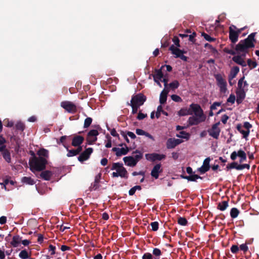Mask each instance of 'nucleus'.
<instances>
[{
    "label": "nucleus",
    "instance_id": "nucleus-1",
    "mask_svg": "<svg viewBox=\"0 0 259 259\" xmlns=\"http://www.w3.org/2000/svg\"><path fill=\"white\" fill-rule=\"evenodd\" d=\"M191 108L193 111L194 115L190 117L188 119V122L190 125H197L205 120L206 117L199 105L192 104Z\"/></svg>",
    "mask_w": 259,
    "mask_h": 259
},
{
    "label": "nucleus",
    "instance_id": "nucleus-2",
    "mask_svg": "<svg viewBox=\"0 0 259 259\" xmlns=\"http://www.w3.org/2000/svg\"><path fill=\"white\" fill-rule=\"evenodd\" d=\"M47 163V159L42 157H37L34 156L29 159V164L30 169L34 173L35 171H40L46 168Z\"/></svg>",
    "mask_w": 259,
    "mask_h": 259
},
{
    "label": "nucleus",
    "instance_id": "nucleus-3",
    "mask_svg": "<svg viewBox=\"0 0 259 259\" xmlns=\"http://www.w3.org/2000/svg\"><path fill=\"white\" fill-rule=\"evenodd\" d=\"M255 33L250 34L244 41H240L236 47L238 51L244 52L249 48L254 47Z\"/></svg>",
    "mask_w": 259,
    "mask_h": 259
},
{
    "label": "nucleus",
    "instance_id": "nucleus-4",
    "mask_svg": "<svg viewBox=\"0 0 259 259\" xmlns=\"http://www.w3.org/2000/svg\"><path fill=\"white\" fill-rule=\"evenodd\" d=\"M112 170H116L112 174L113 177L128 178V173L126 169L123 167V164L120 163H114L111 168Z\"/></svg>",
    "mask_w": 259,
    "mask_h": 259
},
{
    "label": "nucleus",
    "instance_id": "nucleus-5",
    "mask_svg": "<svg viewBox=\"0 0 259 259\" xmlns=\"http://www.w3.org/2000/svg\"><path fill=\"white\" fill-rule=\"evenodd\" d=\"M244 79V77H243L238 81V89L236 92L237 97L241 99H243L245 97V91L247 90L248 86L246 81Z\"/></svg>",
    "mask_w": 259,
    "mask_h": 259
},
{
    "label": "nucleus",
    "instance_id": "nucleus-6",
    "mask_svg": "<svg viewBox=\"0 0 259 259\" xmlns=\"http://www.w3.org/2000/svg\"><path fill=\"white\" fill-rule=\"evenodd\" d=\"M142 155L141 153L138 152V154L134 156H126L123 158V161L126 165L134 167L137 162L141 159Z\"/></svg>",
    "mask_w": 259,
    "mask_h": 259
},
{
    "label": "nucleus",
    "instance_id": "nucleus-7",
    "mask_svg": "<svg viewBox=\"0 0 259 259\" xmlns=\"http://www.w3.org/2000/svg\"><path fill=\"white\" fill-rule=\"evenodd\" d=\"M217 82V85L220 88L221 92L226 93L227 91V82L224 76L221 74H217L214 75Z\"/></svg>",
    "mask_w": 259,
    "mask_h": 259
},
{
    "label": "nucleus",
    "instance_id": "nucleus-8",
    "mask_svg": "<svg viewBox=\"0 0 259 259\" xmlns=\"http://www.w3.org/2000/svg\"><path fill=\"white\" fill-rule=\"evenodd\" d=\"M237 157L239 158L240 163H242L247 159L246 154L245 151L242 149H240L237 151H233L230 155V158L232 160L236 159Z\"/></svg>",
    "mask_w": 259,
    "mask_h": 259
},
{
    "label": "nucleus",
    "instance_id": "nucleus-9",
    "mask_svg": "<svg viewBox=\"0 0 259 259\" xmlns=\"http://www.w3.org/2000/svg\"><path fill=\"white\" fill-rule=\"evenodd\" d=\"M240 32L241 30H237L234 25H232L229 27V38L233 43L237 41Z\"/></svg>",
    "mask_w": 259,
    "mask_h": 259
},
{
    "label": "nucleus",
    "instance_id": "nucleus-10",
    "mask_svg": "<svg viewBox=\"0 0 259 259\" xmlns=\"http://www.w3.org/2000/svg\"><path fill=\"white\" fill-rule=\"evenodd\" d=\"M146 100V97L141 94L137 95L133 97L130 105H134L137 106L142 105Z\"/></svg>",
    "mask_w": 259,
    "mask_h": 259
},
{
    "label": "nucleus",
    "instance_id": "nucleus-11",
    "mask_svg": "<svg viewBox=\"0 0 259 259\" xmlns=\"http://www.w3.org/2000/svg\"><path fill=\"white\" fill-rule=\"evenodd\" d=\"M220 124V123L219 122L214 124L212 125V127L208 130L209 136L215 139H218L220 136L221 132V130L219 127Z\"/></svg>",
    "mask_w": 259,
    "mask_h": 259
},
{
    "label": "nucleus",
    "instance_id": "nucleus-12",
    "mask_svg": "<svg viewBox=\"0 0 259 259\" xmlns=\"http://www.w3.org/2000/svg\"><path fill=\"white\" fill-rule=\"evenodd\" d=\"M99 132L96 130H91L88 134L87 137V142L88 144L91 145L95 142L97 140V136Z\"/></svg>",
    "mask_w": 259,
    "mask_h": 259
},
{
    "label": "nucleus",
    "instance_id": "nucleus-13",
    "mask_svg": "<svg viewBox=\"0 0 259 259\" xmlns=\"http://www.w3.org/2000/svg\"><path fill=\"white\" fill-rule=\"evenodd\" d=\"M93 151V150L92 148H87L78 156V160L81 162L88 160Z\"/></svg>",
    "mask_w": 259,
    "mask_h": 259
},
{
    "label": "nucleus",
    "instance_id": "nucleus-14",
    "mask_svg": "<svg viewBox=\"0 0 259 259\" xmlns=\"http://www.w3.org/2000/svg\"><path fill=\"white\" fill-rule=\"evenodd\" d=\"M61 106L69 112H74L76 111L75 105L70 102H62L61 104Z\"/></svg>",
    "mask_w": 259,
    "mask_h": 259
},
{
    "label": "nucleus",
    "instance_id": "nucleus-15",
    "mask_svg": "<svg viewBox=\"0 0 259 259\" xmlns=\"http://www.w3.org/2000/svg\"><path fill=\"white\" fill-rule=\"evenodd\" d=\"M146 159L151 161H155L156 160H160L165 158L164 154H159L157 153L146 154L145 155Z\"/></svg>",
    "mask_w": 259,
    "mask_h": 259
},
{
    "label": "nucleus",
    "instance_id": "nucleus-16",
    "mask_svg": "<svg viewBox=\"0 0 259 259\" xmlns=\"http://www.w3.org/2000/svg\"><path fill=\"white\" fill-rule=\"evenodd\" d=\"M183 142V141L175 138H169L167 140L166 142V147L168 149L174 148L179 144Z\"/></svg>",
    "mask_w": 259,
    "mask_h": 259
},
{
    "label": "nucleus",
    "instance_id": "nucleus-17",
    "mask_svg": "<svg viewBox=\"0 0 259 259\" xmlns=\"http://www.w3.org/2000/svg\"><path fill=\"white\" fill-rule=\"evenodd\" d=\"M153 78L154 81L157 83V84L160 87H161V85L160 84V80H162V79L163 77V74L162 72V69H159L158 70H156L154 74H153Z\"/></svg>",
    "mask_w": 259,
    "mask_h": 259
},
{
    "label": "nucleus",
    "instance_id": "nucleus-18",
    "mask_svg": "<svg viewBox=\"0 0 259 259\" xmlns=\"http://www.w3.org/2000/svg\"><path fill=\"white\" fill-rule=\"evenodd\" d=\"M112 151L115 152L116 156H120L126 154L129 151V149L125 145L124 147L122 148L114 147L112 149Z\"/></svg>",
    "mask_w": 259,
    "mask_h": 259
},
{
    "label": "nucleus",
    "instance_id": "nucleus-19",
    "mask_svg": "<svg viewBox=\"0 0 259 259\" xmlns=\"http://www.w3.org/2000/svg\"><path fill=\"white\" fill-rule=\"evenodd\" d=\"M210 158H206L203 161L202 165L198 169V170L201 173L204 174L209 169V162Z\"/></svg>",
    "mask_w": 259,
    "mask_h": 259
},
{
    "label": "nucleus",
    "instance_id": "nucleus-20",
    "mask_svg": "<svg viewBox=\"0 0 259 259\" xmlns=\"http://www.w3.org/2000/svg\"><path fill=\"white\" fill-rule=\"evenodd\" d=\"M84 141V138L82 136L75 135L73 137L72 140V145L74 147H80V145Z\"/></svg>",
    "mask_w": 259,
    "mask_h": 259
},
{
    "label": "nucleus",
    "instance_id": "nucleus-21",
    "mask_svg": "<svg viewBox=\"0 0 259 259\" xmlns=\"http://www.w3.org/2000/svg\"><path fill=\"white\" fill-rule=\"evenodd\" d=\"M161 172V165L160 164H157L153 168L151 171V176L155 179H157L159 176V174Z\"/></svg>",
    "mask_w": 259,
    "mask_h": 259
},
{
    "label": "nucleus",
    "instance_id": "nucleus-22",
    "mask_svg": "<svg viewBox=\"0 0 259 259\" xmlns=\"http://www.w3.org/2000/svg\"><path fill=\"white\" fill-rule=\"evenodd\" d=\"M193 113V111L192 109L191 108V105L189 108H182L179 112L178 115L180 116H185L188 115H191Z\"/></svg>",
    "mask_w": 259,
    "mask_h": 259
},
{
    "label": "nucleus",
    "instance_id": "nucleus-23",
    "mask_svg": "<svg viewBox=\"0 0 259 259\" xmlns=\"http://www.w3.org/2000/svg\"><path fill=\"white\" fill-rule=\"evenodd\" d=\"M169 50L171 51L172 54L175 56L176 57L178 58L182 54H184L183 51L180 50L178 47L172 45L170 47Z\"/></svg>",
    "mask_w": 259,
    "mask_h": 259
},
{
    "label": "nucleus",
    "instance_id": "nucleus-24",
    "mask_svg": "<svg viewBox=\"0 0 259 259\" xmlns=\"http://www.w3.org/2000/svg\"><path fill=\"white\" fill-rule=\"evenodd\" d=\"M169 92L168 89L164 88V90L161 92L160 95L159 101L161 104H164L166 101L167 95Z\"/></svg>",
    "mask_w": 259,
    "mask_h": 259
},
{
    "label": "nucleus",
    "instance_id": "nucleus-25",
    "mask_svg": "<svg viewBox=\"0 0 259 259\" xmlns=\"http://www.w3.org/2000/svg\"><path fill=\"white\" fill-rule=\"evenodd\" d=\"M237 129L243 135V137L244 138H246L248 136L249 134V131H246L245 128L242 127L241 124H238L237 126Z\"/></svg>",
    "mask_w": 259,
    "mask_h": 259
},
{
    "label": "nucleus",
    "instance_id": "nucleus-26",
    "mask_svg": "<svg viewBox=\"0 0 259 259\" xmlns=\"http://www.w3.org/2000/svg\"><path fill=\"white\" fill-rule=\"evenodd\" d=\"M232 59L235 62L242 66H245L246 65L245 61L241 56H236L233 57Z\"/></svg>",
    "mask_w": 259,
    "mask_h": 259
},
{
    "label": "nucleus",
    "instance_id": "nucleus-27",
    "mask_svg": "<svg viewBox=\"0 0 259 259\" xmlns=\"http://www.w3.org/2000/svg\"><path fill=\"white\" fill-rule=\"evenodd\" d=\"M21 242V238L19 236H14L13 237L12 241L11 242V244L13 247H17L19 246Z\"/></svg>",
    "mask_w": 259,
    "mask_h": 259
},
{
    "label": "nucleus",
    "instance_id": "nucleus-28",
    "mask_svg": "<svg viewBox=\"0 0 259 259\" xmlns=\"http://www.w3.org/2000/svg\"><path fill=\"white\" fill-rule=\"evenodd\" d=\"M239 71V67L237 66L233 67L230 71L229 76V79L230 80L233 79L234 78L236 77L237 74Z\"/></svg>",
    "mask_w": 259,
    "mask_h": 259
},
{
    "label": "nucleus",
    "instance_id": "nucleus-29",
    "mask_svg": "<svg viewBox=\"0 0 259 259\" xmlns=\"http://www.w3.org/2000/svg\"><path fill=\"white\" fill-rule=\"evenodd\" d=\"M81 151H82L81 147H78L75 150H68V153L67 154V156L68 157H71V156H75V155H77L78 154H79Z\"/></svg>",
    "mask_w": 259,
    "mask_h": 259
},
{
    "label": "nucleus",
    "instance_id": "nucleus-30",
    "mask_svg": "<svg viewBox=\"0 0 259 259\" xmlns=\"http://www.w3.org/2000/svg\"><path fill=\"white\" fill-rule=\"evenodd\" d=\"M40 176V177L45 180L48 181L51 179L52 176V173L49 170H45L42 171Z\"/></svg>",
    "mask_w": 259,
    "mask_h": 259
},
{
    "label": "nucleus",
    "instance_id": "nucleus-31",
    "mask_svg": "<svg viewBox=\"0 0 259 259\" xmlns=\"http://www.w3.org/2000/svg\"><path fill=\"white\" fill-rule=\"evenodd\" d=\"M231 167L235 168L237 170H241L244 168H247L249 169L250 166L248 164H237V163H234L232 164Z\"/></svg>",
    "mask_w": 259,
    "mask_h": 259
},
{
    "label": "nucleus",
    "instance_id": "nucleus-32",
    "mask_svg": "<svg viewBox=\"0 0 259 259\" xmlns=\"http://www.w3.org/2000/svg\"><path fill=\"white\" fill-rule=\"evenodd\" d=\"M21 182L29 185H33L35 184L34 180L30 177H24L22 178Z\"/></svg>",
    "mask_w": 259,
    "mask_h": 259
},
{
    "label": "nucleus",
    "instance_id": "nucleus-33",
    "mask_svg": "<svg viewBox=\"0 0 259 259\" xmlns=\"http://www.w3.org/2000/svg\"><path fill=\"white\" fill-rule=\"evenodd\" d=\"M37 154L39 157H44L47 159V158L48 157L49 152L47 150L42 148L37 151Z\"/></svg>",
    "mask_w": 259,
    "mask_h": 259
},
{
    "label": "nucleus",
    "instance_id": "nucleus-34",
    "mask_svg": "<svg viewBox=\"0 0 259 259\" xmlns=\"http://www.w3.org/2000/svg\"><path fill=\"white\" fill-rule=\"evenodd\" d=\"M228 206V203L227 201H222V202H220L219 203L218 208L220 210L223 211V210H225Z\"/></svg>",
    "mask_w": 259,
    "mask_h": 259
},
{
    "label": "nucleus",
    "instance_id": "nucleus-35",
    "mask_svg": "<svg viewBox=\"0 0 259 259\" xmlns=\"http://www.w3.org/2000/svg\"><path fill=\"white\" fill-rule=\"evenodd\" d=\"M3 156L7 162L9 163L11 162L10 153L7 150L3 151Z\"/></svg>",
    "mask_w": 259,
    "mask_h": 259
},
{
    "label": "nucleus",
    "instance_id": "nucleus-36",
    "mask_svg": "<svg viewBox=\"0 0 259 259\" xmlns=\"http://www.w3.org/2000/svg\"><path fill=\"white\" fill-rule=\"evenodd\" d=\"M239 213V210L236 208H233L230 211V215L232 218H236L237 217Z\"/></svg>",
    "mask_w": 259,
    "mask_h": 259
},
{
    "label": "nucleus",
    "instance_id": "nucleus-37",
    "mask_svg": "<svg viewBox=\"0 0 259 259\" xmlns=\"http://www.w3.org/2000/svg\"><path fill=\"white\" fill-rule=\"evenodd\" d=\"M19 256L22 259H26L29 257L28 253L26 250H22L20 252Z\"/></svg>",
    "mask_w": 259,
    "mask_h": 259
},
{
    "label": "nucleus",
    "instance_id": "nucleus-38",
    "mask_svg": "<svg viewBox=\"0 0 259 259\" xmlns=\"http://www.w3.org/2000/svg\"><path fill=\"white\" fill-rule=\"evenodd\" d=\"M177 136L179 138H184L188 140L189 138L190 135L188 133L185 132H181L179 134L177 135Z\"/></svg>",
    "mask_w": 259,
    "mask_h": 259
},
{
    "label": "nucleus",
    "instance_id": "nucleus-39",
    "mask_svg": "<svg viewBox=\"0 0 259 259\" xmlns=\"http://www.w3.org/2000/svg\"><path fill=\"white\" fill-rule=\"evenodd\" d=\"M178 222L179 224L182 226H186L187 224V221L185 218L180 217L178 219Z\"/></svg>",
    "mask_w": 259,
    "mask_h": 259
},
{
    "label": "nucleus",
    "instance_id": "nucleus-40",
    "mask_svg": "<svg viewBox=\"0 0 259 259\" xmlns=\"http://www.w3.org/2000/svg\"><path fill=\"white\" fill-rule=\"evenodd\" d=\"M141 189V188L140 186H136L130 190L129 194L130 195H133L135 194L137 190H140Z\"/></svg>",
    "mask_w": 259,
    "mask_h": 259
},
{
    "label": "nucleus",
    "instance_id": "nucleus-41",
    "mask_svg": "<svg viewBox=\"0 0 259 259\" xmlns=\"http://www.w3.org/2000/svg\"><path fill=\"white\" fill-rule=\"evenodd\" d=\"M92 122V119L91 117H88L87 118L84 122V127L87 128L89 127Z\"/></svg>",
    "mask_w": 259,
    "mask_h": 259
},
{
    "label": "nucleus",
    "instance_id": "nucleus-42",
    "mask_svg": "<svg viewBox=\"0 0 259 259\" xmlns=\"http://www.w3.org/2000/svg\"><path fill=\"white\" fill-rule=\"evenodd\" d=\"M169 85L171 89L174 90L178 88L179 83L177 80H175L170 83Z\"/></svg>",
    "mask_w": 259,
    "mask_h": 259
},
{
    "label": "nucleus",
    "instance_id": "nucleus-43",
    "mask_svg": "<svg viewBox=\"0 0 259 259\" xmlns=\"http://www.w3.org/2000/svg\"><path fill=\"white\" fill-rule=\"evenodd\" d=\"M158 223L157 222H154L151 223V226L152 230L154 231H156L158 229Z\"/></svg>",
    "mask_w": 259,
    "mask_h": 259
},
{
    "label": "nucleus",
    "instance_id": "nucleus-44",
    "mask_svg": "<svg viewBox=\"0 0 259 259\" xmlns=\"http://www.w3.org/2000/svg\"><path fill=\"white\" fill-rule=\"evenodd\" d=\"M202 35L204 37V38L208 41H213L215 40V38L210 37L208 34L203 33Z\"/></svg>",
    "mask_w": 259,
    "mask_h": 259
},
{
    "label": "nucleus",
    "instance_id": "nucleus-45",
    "mask_svg": "<svg viewBox=\"0 0 259 259\" xmlns=\"http://www.w3.org/2000/svg\"><path fill=\"white\" fill-rule=\"evenodd\" d=\"M171 98L173 101L177 102H180L182 101L181 98L176 95H172L171 96Z\"/></svg>",
    "mask_w": 259,
    "mask_h": 259
},
{
    "label": "nucleus",
    "instance_id": "nucleus-46",
    "mask_svg": "<svg viewBox=\"0 0 259 259\" xmlns=\"http://www.w3.org/2000/svg\"><path fill=\"white\" fill-rule=\"evenodd\" d=\"M162 107L161 105L158 106L157 108V111L156 113V118H159L160 116L161 112H162Z\"/></svg>",
    "mask_w": 259,
    "mask_h": 259
},
{
    "label": "nucleus",
    "instance_id": "nucleus-47",
    "mask_svg": "<svg viewBox=\"0 0 259 259\" xmlns=\"http://www.w3.org/2000/svg\"><path fill=\"white\" fill-rule=\"evenodd\" d=\"M242 127L243 128H245V130L246 131L248 130L250 131V129L252 127V125L251 124H250L249 122H244L243 125L242 126Z\"/></svg>",
    "mask_w": 259,
    "mask_h": 259
},
{
    "label": "nucleus",
    "instance_id": "nucleus-48",
    "mask_svg": "<svg viewBox=\"0 0 259 259\" xmlns=\"http://www.w3.org/2000/svg\"><path fill=\"white\" fill-rule=\"evenodd\" d=\"M9 180L5 179L3 183H0V185L2 186V188L4 189L5 190H7L6 186L9 183Z\"/></svg>",
    "mask_w": 259,
    "mask_h": 259
},
{
    "label": "nucleus",
    "instance_id": "nucleus-49",
    "mask_svg": "<svg viewBox=\"0 0 259 259\" xmlns=\"http://www.w3.org/2000/svg\"><path fill=\"white\" fill-rule=\"evenodd\" d=\"M153 254L156 257L159 256L161 254V252L159 249L154 248L153 250Z\"/></svg>",
    "mask_w": 259,
    "mask_h": 259
},
{
    "label": "nucleus",
    "instance_id": "nucleus-50",
    "mask_svg": "<svg viewBox=\"0 0 259 259\" xmlns=\"http://www.w3.org/2000/svg\"><path fill=\"white\" fill-rule=\"evenodd\" d=\"M239 250V247L237 245H233L232 246L231 248V251L233 253H236Z\"/></svg>",
    "mask_w": 259,
    "mask_h": 259
},
{
    "label": "nucleus",
    "instance_id": "nucleus-51",
    "mask_svg": "<svg viewBox=\"0 0 259 259\" xmlns=\"http://www.w3.org/2000/svg\"><path fill=\"white\" fill-rule=\"evenodd\" d=\"M142 259H153V257L151 253H146L143 255Z\"/></svg>",
    "mask_w": 259,
    "mask_h": 259
},
{
    "label": "nucleus",
    "instance_id": "nucleus-52",
    "mask_svg": "<svg viewBox=\"0 0 259 259\" xmlns=\"http://www.w3.org/2000/svg\"><path fill=\"white\" fill-rule=\"evenodd\" d=\"M248 65L251 68H255L256 66V63L255 62L252 61L250 60H248Z\"/></svg>",
    "mask_w": 259,
    "mask_h": 259
},
{
    "label": "nucleus",
    "instance_id": "nucleus-53",
    "mask_svg": "<svg viewBox=\"0 0 259 259\" xmlns=\"http://www.w3.org/2000/svg\"><path fill=\"white\" fill-rule=\"evenodd\" d=\"M16 128L18 130L23 131L24 129V125L22 122H18L16 124Z\"/></svg>",
    "mask_w": 259,
    "mask_h": 259
},
{
    "label": "nucleus",
    "instance_id": "nucleus-54",
    "mask_svg": "<svg viewBox=\"0 0 259 259\" xmlns=\"http://www.w3.org/2000/svg\"><path fill=\"white\" fill-rule=\"evenodd\" d=\"M107 138L108 140L107 143H106L105 147L106 148H110L112 146L111 138L107 136Z\"/></svg>",
    "mask_w": 259,
    "mask_h": 259
},
{
    "label": "nucleus",
    "instance_id": "nucleus-55",
    "mask_svg": "<svg viewBox=\"0 0 259 259\" xmlns=\"http://www.w3.org/2000/svg\"><path fill=\"white\" fill-rule=\"evenodd\" d=\"M235 101V96L233 95H231L229 98L228 99L227 101L229 103H234Z\"/></svg>",
    "mask_w": 259,
    "mask_h": 259
},
{
    "label": "nucleus",
    "instance_id": "nucleus-56",
    "mask_svg": "<svg viewBox=\"0 0 259 259\" xmlns=\"http://www.w3.org/2000/svg\"><path fill=\"white\" fill-rule=\"evenodd\" d=\"M172 40L175 45L177 46L176 47H180V40L178 37H174Z\"/></svg>",
    "mask_w": 259,
    "mask_h": 259
},
{
    "label": "nucleus",
    "instance_id": "nucleus-57",
    "mask_svg": "<svg viewBox=\"0 0 259 259\" xmlns=\"http://www.w3.org/2000/svg\"><path fill=\"white\" fill-rule=\"evenodd\" d=\"M198 179H201V177L197 175H191V181H196Z\"/></svg>",
    "mask_w": 259,
    "mask_h": 259
},
{
    "label": "nucleus",
    "instance_id": "nucleus-58",
    "mask_svg": "<svg viewBox=\"0 0 259 259\" xmlns=\"http://www.w3.org/2000/svg\"><path fill=\"white\" fill-rule=\"evenodd\" d=\"M132 107V113L135 114L137 112L138 108L140 107L139 106L134 105H130Z\"/></svg>",
    "mask_w": 259,
    "mask_h": 259
},
{
    "label": "nucleus",
    "instance_id": "nucleus-59",
    "mask_svg": "<svg viewBox=\"0 0 259 259\" xmlns=\"http://www.w3.org/2000/svg\"><path fill=\"white\" fill-rule=\"evenodd\" d=\"M146 116H147L146 114H145L141 112H139L137 118L139 120H142V119H144V118H145Z\"/></svg>",
    "mask_w": 259,
    "mask_h": 259
},
{
    "label": "nucleus",
    "instance_id": "nucleus-60",
    "mask_svg": "<svg viewBox=\"0 0 259 259\" xmlns=\"http://www.w3.org/2000/svg\"><path fill=\"white\" fill-rule=\"evenodd\" d=\"M136 133L138 135H145L146 132L141 129H137Z\"/></svg>",
    "mask_w": 259,
    "mask_h": 259
},
{
    "label": "nucleus",
    "instance_id": "nucleus-61",
    "mask_svg": "<svg viewBox=\"0 0 259 259\" xmlns=\"http://www.w3.org/2000/svg\"><path fill=\"white\" fill-rule=\"evenodd\" d=\"M240 248L244 252H246L248 250V247L245 244H241L240 246Z\"/></svg>",
    "mask_w": 259,
    "mask_h": 259
},
{
    "label": "nucleus",
    "instance_id": "nucleus-62",
    "mask_svg": "<svg viewBox=\"0 0 259 259\" xmlns=\"http://www.w3.org/2000/svg\"><path fill=\"white\" fill-rule=\"evenodd\" d=\"M171 157L174 160H177L179 157V153L174 152L171 153Z\"/></svg>",
    "mask_w": 259,
    "mask_h": 259
},
{
    "label": "nucleus",
    "instance_id": "nucleus-63",
    "mask_svg": "<svg viewBox=\"0 0 259 259\" xmlns=\"http://www.w3.org/2000/svg\"><path fill=\"white\" fill-rule=\"evenodd\" d=\"M7 218L6 217L3 216L0 218V224L2 225L5 224L6 223Z\"/></svg>",
    "mask_w": 259,
    "mask_h": 259
},
{
    "label": "nucleus",
    "instance_id": "nucleus-64",
    "mask_svg": "<svg viewBox=\"0 0 259 259\" xmlns=\"http://www.w3.org/2000/svg\"><path fill=\"white\" fill-rule=\"evenodd\" d=\"M228 118L229 117L227 115H224L222 116L221 120L223 123L225 124L227 122Z\"/></svg>",
    "mask_w": 259,
    "mask_h": 259
}]
</instances>
